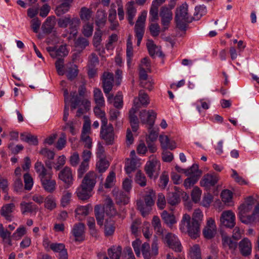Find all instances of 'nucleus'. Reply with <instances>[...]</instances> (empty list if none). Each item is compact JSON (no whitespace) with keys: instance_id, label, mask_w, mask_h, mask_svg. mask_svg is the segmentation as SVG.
Masks as SVG:
<instances>
[{"instance_id":"nucleus-1","label":"nucleus","mask_w":259,"mask_h":259,"mask_svg":"<svg viewBox=\"0 0 259 259\" xmlns=\"http://www.w3.org/2000/svg\"><path fill=\"white\" fill-rule=\"evenodd\" d=\"M203 214L200 209H196L193 213L192 220L190 216L185 213L180 223V230L182 232L187 233L193 239H196L200 234V226L202 223Z\"/></svg>"},{"instance_id":"nucleus-2","label":"nucleus","mask_w":259,"mask_h":259,"mask_svg":"<svg viewBox=\"0 0 259 259\" xmlns=\"http://www.w3.org/2000/svg\"><path fill=\"white\" fill-rule=\"evenodd\" d=\"M255 200L252 196L246 198L243 203L239 208L238 217L240 221L245 224H255L259 221V204H257L251 215L248 213L252 209Z\"/></svg>"},{"instance_id":"nucleus-3","label":"nucleus","mask_w":259,"mask_h":259,"mask_svg":"<svg viewBox=\"0 0 259 259\" xmlns=\"http://www.w3.org/2000/svg\"><path fill=\"white\" fill-rule=\"evenodd\" d=\"M34 168L40 179L44 189L48 192H53L55 190L56 184L55 181L51 179V173L47 171L41 162L37 161Z\"/></svg>"},{"instance_id":"nucleus-4","label":"nucleus","mask_w":259,"mask_h":259,"mask_svg":"<svg viewBox=\"0 0 259 259\" xmlns=\"http://www.w3.org/2000/svg\"><path fill=\"white\" fill-rule=\"evenodd\" d=\"M64 96L65 105L64 110V115L63 119L64 121H67L69 116V107L67 105V103L71 102L72 109H75L80 104L84 106L87 109L90 106V102L87 99H83L81 101L79 100L76 92L70 93L71 99L68 100V92L67 89L64 90Z\"/></svg>"},{"instance_id":"nucleus-5","label":"nucleus","mask_w":259,"mask_h":259,"mask_svg":"<svg viewBox=\"0 0 259 259\" xmlns=\"http://www.w3.org/2000/svg\"><path fill=\"white\" fill-rule=\"evenodd\" d=\"M156 198L155 192L151 189L147 188L145 191L144 202L139 200L137 201L138 209L144 217L148 215L152 210V206L154 204Z\"/></svg>"},{"instance_id":"nucleus-6","label":"nucleus","mask_w":259,"mask_h":259,"mask_svg":"<svg viewBox=\"0 0 259 259\" xmlns=\"http://www.w3.org/2000/svg\"><path fill=\"white\" fill-rule=\"evenodd\" d=\"M188 6L186 3H184L176 10L175 21L177 28L182 31H185L187 23L191 22L192 17L188 12Z\"/></svg>"},{"instance_id":"nucleus-7","label":"nucleus","mask_w":259,"mask_h":259,"mask_svg":"<svg viewBox=\"0 0 259 259\" xmlns=\"http://www.w3.org/2000/svg\"><path fill=\"white\" fill-rule=\"evenodd\" d=\"M160 170V163L157 159L153 158L147 162L145 166L146 174L151 179H156Z\"/></svg>"},{"instance_id":"nucleus-8","label":"nucleus","mask_w":259,"mask_h":259,"mask_svg":"<svg viewBox=\"0 0 259 259\" xmlns=\"http://www.w3.org/2000/svg\"><path fill=\"white\" fill-rule=\"evenodd\" d=\"M163 241L165 244L176 252H180L183 247L178 237L171 233H167L163 236Z\"/></svg>"},{"instance_id":"nucleus-9","label":"nucleus","mask_w":259,"mask_h":259,"mask_svg":"<svg viewBox=\"0 0 259 259\" xmlns=\"http://www.w3.org/2000/svg\"><path fill=\"white\" fill-rule=\"evenodd\" d=\"M101 137L105 141L108 145H111L113 143L114 135V129L111 124H108V121L101 123Z\"/></svg>"},{"instance_id":"nucleus-10","label":"nucleus","mask_w":259,"mask_h":259,"mask_svg":"<svg viewBox=\"0 0 259 259\" xmlns=\"http://www.w3.org/2000/svg\"><path fill=\"white\" fill-rule=\"evenodd\" d=\"M147 12L144 10L139 15L135 26V32L136 37H142L145 32V21Z\"/></svg>"},{"instance_id":"nucleus-11","label":"nucleus","mask_w":259,"mask_h":259,"mask_svg":"<svg viewBox=\"0 0 259 259\" xmlns=\"http://www.w3.org/2000/svg\"><path fill=\"white\" fill-rule=\"evenodd\" d=\"M159 15L161 18V24L163 26L162 30L165 31L168 28L169 25L172 19L171 9L162 7L160 9Z\"/></svg>"},{"instance_id":"nucleus-12","label":"nucleus","mask_w":259,"mask_h":259,"mask_svg":"<svg viewBox=\"0 0 259 259\" xmlns=\"http://www.w3.org/2000/svg\"><path fill=\"white\" fill-rule=\"evenodd\" d=\"M220 220L221 225L226 227L233 228L235 225V215L230 210L223 211Z\"/></svg>"},{"instance_id":"nucleus-13","label":"nucleus","mask_w":259,"mask_h":259,"mask_svg":"<svg viewBox=\"0 0 259 259\" xmlns=\"http://www.w3.org/2000/svg\"><path fill=\"white\" fill-rule=\"evenodd\" d=\"M156 113L152 110H143L140 112L139 117L143 123H147L151 128L154 124Z\"/></svg>"},{"instance_id":"nucleus-14","label":"nucleus","mask_w":259,"mask_h":259,"mask_svg":"<svg viewBox=\"0 0 259 259\" xmlns=\"http://www.w3.org/2000/svg\"><path fill=\"white\" fill-rule=\"evenodd\" d=\"M58 178L67 185L68 188L70 187L73 182V177L71 168L65 166L59 172Z\"/></svg>"},{"instance_id":"nucleus-15","label":"nucleus","mask_w":259,"mask_h":259,"mask_svg":"<svg viewBox=\"0 0 259 259\" xmlns=\"http://www.w3.org/2000/svg\"><path fill=\"white\" fill-rule=\"evenodd\" d=\"M217 233V226L213 219L209 218L207 220L206 225L203 230V234L205 238L211 239Z\"/></svg>"},{"instance_id":"nucleus-16","label":"nucleus","mask_w":259,"mask_h":259,"mask_svg":"<svg viewBox=\"0 0 259 259\" xmlns=\"http://www.w3.org/2000/svg\"><path fill=\"white\" fill-rule=\"evenodd\" d=\"M114 82L113 74L105 72L102 75V83L104 92L108 94L112 90Z\"/></svg>"},{"instance_id":"nucleus-17","label":"nucleus","mask_w":259,"mask_h":259,"mask_svg":"<svg viewBox=\"0 0 259 259\" xmlns=\"http://www.w3.org/2000/svg\"><path fill=\"white\" fill-rule=\"evenodd\" d=\"M85 226L83 223L75 224L71 230V234L75 241L81 242L84 239Z\"/></svg>"},{"instance_id":"nucleus-18","label":"nucleus","mask_w":259,"mask_h":259,"mask_svg":"<svg viewBox=\"0 0 259 259\" xmlns=\"http://www.w3.org/2000/svg\"><path fill=\"white\" fill-rule=\"evenodd\" d=\"M133 102V106L139 109L142 106L147 107L150 103V99L148 95L144 91L140 90L138 97H135Z\"/></svg>"},{"instance_id":"nucleus-19","label":"nucleus","mask_w":259,"mask_h":259,"mask_svg":"<svg viewBox=\"0 0 259 259\" xmlns=\"http://www.w3.org/2000/svg\"><path fill=\"white\" fill-rule=\"evenodd\" d=\"M219 178L218 176L212 174H207L205 175L200 181V185L206 189H209L211 187L214 186L218 182Z\"/></svg>"},{"instance_id":"nucleus-20","label":"nucleus","mask_w":259,"mask_h":259,"mask_svg":"<svg viewBox=\"0 0 259 259\" xmlns=\"http://www.w3.org/2000/svg\"><path fill=\"white\" fill-rule=\"evenodd\" d=\"M97 177L98 176L95 172L90 171L85 175L82 181L81 184L93 190L97 183Z\"/></svg>"},{"instance_id":"nucleus-21","label":"nucleus","mask_w":259,"mask_h":259,"mask_svg":"<svg viewBox=\"0 0 259 259\" xmlns=\"http://www.w3.org/2000/svg\"><path fill=\"white\" fill-rule=\"evenodd\" d=\"M93 190L81 184L77 188L76 193L78 198L82 200L89 199L92 196Z\"/></svg>"},{"instance_id":"nucleus-22","label":"nucleus","mask_w":259,"mask_h":259,"mask_svg":"<svg viewBox=\"0 0 259 259\" xmlns=\"http://www.w3.org/2000/svg\"><path fill=\"white\" fill-rule=\"evenodd\" d=\"M50 249L54 252L58 253L59 259H68V254L65 245L63 243H52Z\"/></svg>"},{"instance_id":"nucleus-23","label":"nucleus","mask_w":259,"mask_h":259,"mask_svg":"<svg viewBox=\"0 0 259 259\" xmlns=\"http://www.w3.org/2000/svg\"><path fill=\"white\" fill-rule=\"evenodd\" d=\"M239 249L243 256L249 255L251 252V243L247 238H244L239 243Z\"/></svg>"},{"instance_id":"nucleus-24","label":"nucleus","mask_w":259,"mask_h":259,"mask_svg":"<svg viewBox=\"0 0 259 259\" xmlns=\"http://www.w3.org/2000/svg\"><path fill=\"white\" fill-rule=\"evenodd\" d=\"M135 2L131 1L126 5L127 18L129 23L133 25L134 24V19L137 13V10L134 6Z\"/></svg>"},{"instance_id":"nucleus-25","label":"nucleus","mask_w":259,"mask_h":259,"mask_svg":"<svg viewBox=\"0 0 259 259\" xmlns=\"http://www.w3.org/2000/svg\"><path fill=\"white\" fill-rule=\"evenodd\" d=\"M160 145L163 150H173L176 147V143L174 141L170 140L166 135H160L159 136Z\"/></svg>"},{"instance_id":"nucleus-26","label":"nucleus","mask_w":259,"mask_h":259,"mask_svg":"<svg viewBox=\"0 0 259 259\" xmlns=\"http://www.w3.org/2000/svg\"><path fill=\"white\" fill-rule=\"evenodd\" d=\"M150 55L153 57L156 56L161 57L162 56V53L161 51V48L156 46L152 40H148L146 44Z\"/></svg>"},{"instance_id":"nucleus-27","label":"nucleus","mask_w":259,"mask_h":259,"mask_svg":"<svg viewBox=\"0 0 259 259\" xmlns=\"http://www.w3.org/2000/svg\"><path fill=\"white\" fill-rule=\"evenodd\" d=\"M138 109V108H136L135 107L133 106L129 111V118L133 132H136L139 128L138 119L136 115V113Z\"/></svg>"},{"instance_id":"nucleus-28","label":"nucleus","mask_w":259,"mask_h":259,"mask_svg":"<svg viewBox=\"0 0 259 259\" xmlns=\"http://www.w3.org/2000/svg\"><path fill=\"white\" fill-rule=\"evenodd\" d=\"M15 205L14 203L7 204L3 206L1 210V213L7 220L11 221L12 220L11 213L13 212Z\"/></svg>"},{"instance_id":"nucleus-29","label":"nucleus","mask_w":259,"mask_h":259,"mask_svg":"<svg viewBox=\"0 0 259 259\" xmlns=\"http://www.w3.org/2000/svg\"><path fill=\"white\" fill-rule=\"evenodd\" d=\"M161 217L164 223L169 227H171L177 222L174 214L172 213H169L166 210H164L161 213Z\"/></svg>"},{"instance_id":"nucleus-30","label":"nucleus","mask_w":259,"mask_h":259,"mask_svg":"<svg viewBox=\"0 0 259 259\" xmlns=\"http://www.w3.org/2000/svg\"><path fill=\"white\" fill-rule=\"evenodd\" d=\"M106 22V14L104 11L98 10L96 15L95 23L98 28H102Z\"/></svg>"},{"instance_id":"nucleus-31","label":"nucleus","mask_w":259,"mask_h":259,"mask_svg":"<svg viewBox=\"0 0 259 259\" xmlns=\"http://www.w3.org/2000/svg\"><path fill=\"white\" fill-rule=\"evenodd\" d=\"M103 209L107 215L109 216L113 217L117 213L113 201L110 198H107L106 199Z\"/></svg>"},{"instance_id":"nucleus-32","label":"nucleus","mask_w":259,"mask_h":259,"mask_svg":"<svg viewBox=\"0 0 259 259\" xmlns=\"http://www.w3.org/2000/svg\"><path fill=\"white\" fill-rule=\"evenodd\" d=\"M147 70L142 67H139V77L141 80L140 84L142 87L148 89L149 90L152 89V85L150 82H144L146 81L148 75L147 74Z\"/></svg>"},{"instance_id":"nucleus-33","label":"nucleus","mask_w":259,"mask_h":259,"mask_svg":"<svg viewBox=\"0 0 259 259\" xmlns=\"http://www.w3.org/2000/svg\"><path fill=\"white\" fill-rule=\"evenodd\" d=\"M80 24V21L78 18H72L68 26H69L68 32L72 34L73 35H77Z\"/></svg>"},{"instance_id":"nucleus-34","label":"nucleus","mask_w":259,"mask_h":259,"mask_svg":"<svg viewBox=\"0 0 259 259\" xmlns=\"http://www.w3.org/2000/svg\"><path fill=\"white\" fill-rule=\"evenodd\" d=\"M132 40V36L129 35L127 39L126 51L127 64L128 67L131 66L132 58L133 57V47Z\"/></svg>"},{"instance_id":"nucleus-35","label":"nucleus","mask_w":259,"mask_h":259,"mask_svg":"<svg viewBox=\"0 0 259 259\" xmlns=\"http://www.w3.org/2000/svg\"><path fill=\"white\" fill-rule=\"evenodd\" d=\"M139 161L135 158L128 159L125 165V169L127 174H130L140 166Z\"/></svg>"},{"instance_id":"nucleus-36","label":"nucleus","mask_w":259,"mask_h":259,"mask_svg":"<svg viewBox=\"0 0 259 259\" xmlns=\"http://www.w3.org/2000/svg\"><path fill=\"white\" fill-rule=\"evenodd\" d=\"M115 224L114 221L111 220H107L104 225V234L106 237L113 235L115 230Z\"/></svg>"},{"instance_id":"nucleus-37","label":"nucleus","mask_w":259,"mask_h":259,"mask_svg":"<svg viewBox=\"0 0 259 259\" xmlns=\"http://www.w3.org/2000/svg\"><path fill=\"white\" fill-rule=\"evenodd\" d=\"M188 256L191 259H202L200 248L198 244L190 247Z\"/></svg>"},{"instance_id":"nucleus-38","label":"nucleus","mask_w":259,"mask_h":259,"mask_svg":"<svg viewBox=\"0 0 259 259\" xmlns=\"http://www.w3.org/2000/svg\"><path fill=\"white\" fill-rule=\"evenodd\" d=\"M94 99L96 106H105V103L104 98L101 90L99 89H94Z\"/></svg>"},{"instance_id":"nucleus-39","label":"nucleus","mask_w":259,"mask_h":259,"mask_svg":"<svg viewBox=\"0 0 259 259\" xmlns=\"http://www.w3.org/2000/svg\"><path fill=\"white\" fill-rule=\"evenodd\" d=\"M114 195L117 203L126 204L128 202V196L126 192L114 190Z\"/></svg>"},{"instance_id":"nucleus-40","label":"nucleus","mask_w":259,"mask_h":259,"mask_svg":"<svg viewBox=\"0 0 259 259\" xmlns=\"http://www.w3.org/2000/svg\"><path fill=\"white\" fill-rule=\"evenodd\" d=\"M45 207L51 211L57 207L56 199L55 196L52 195H49L45 199L44 201Z\"/></svg>"},{"instance_id":"nucleus-41","label":"nucleus","mask_w":259,"mask_h":259,"mask_svg":"<svg viewBox=\"0 0 259 259\" xmlns=\"http://www.w3.org/2000/svg\"><path fill=\"white\" fill-rule=\"evenodd\" d=\"M230 237L224 236L222 237V244L224 248L228 247L230 249L235 250L237 246V242Z\"/></svg>"},{"instance_id":"nucleus-42","label":"nucleus","mask_w":259,"mask_h":259,"mask_svg":"<svg viewBox=\"0 0 259 259\" xmlns=\"http://www.w3.org/2000/svg\"><path fill=\"white\" fill-rule=\"evenodd\" d=\"M104 211L101 205H97L95 207V214L98 225L102 226L104 219Z\"/></svg>"},{"instance_id":"nucleus-43","label":"nucleus","mask_w":259,"mask_h":259,"mask_svg":"<svg viewBox=\"0 0 259 259\" xmlns=\"http://www.w3.org/2000/svg\"><path fill=\"white\" fill-rule=\"evenodd\" d=\"M93 12L91 9L83 7L80 9L79 17L82 21L88 22L91 19Z\"/></svg>"},{"instance_id":"nucleus-44","label":"nucleus","mask_w":259,"mask_h":259,"mask_svg":"<svg viewBox=\"0 0 259 259\" xmlns=\"http://www.w3.org/2000/svg\"><path fill=\"white\" fill-rule=\"evenodd\" d=\"M20 206L21 211L23 214L26 213L32 212L36 208L35 205L32 202L22 201L21 202Z\"/></svg>"},{"instance_id":"nucleus-45","label":"nucleus","mask_w":259,"mask_h":259,"mask_svg":"<svg viewBox=\"0 0 259 259\" xmlns=\"http://www.w3.org/2000/svg\"><path fill=\"white\" fill-rule=\"evenodd\" d=\"M185 174L186 176H192L200 178L202 175V171L199 169L198 164H193L190 168L186 169V170L185 171Z\"/></svg>"},{"instance_id":"nucleus-46","label":"nucleus","mask_w":259,"mask_h":259,"mask_svg":"<svg viewBox=\"0 0 259 259\" xmlns=\"http://www.w3.org/2000/svg\"><path fill=\"white\" fill-rule=\"evenodd\" d=\"M102 32L99 28L96 29L93 37V45L98 50H100L102 47L101 46L102 40Z\"/></svg>"},{"instance_id":"nucleus-47","label":"nucleus","mask_w":259,"mask_h":259,"mask_svg":"<svg viewBox=\"0 0 259 259\" xmlns=\"http://www.w3.org/2000/svg\"><path fill=\"white\" fill-rule=\"evenodd\" d=\"M90 206L89 205L85 206H78L75 210L76 218L78 220H81V217H85L89 213Z\"/></svg>"},{"instance_id":"nucleus-48","label":"nucleus","mask_w":259,"mask_h":259,"mask_svg":"<svg viewBox=\"0 0 259 259\" xmlns=\"http://www.w3.org/2000/svg\"><path fill=\"white\" fill-rule=\"evenodd\" d=\"M121 251L122 248L121 246H113L108 249V255L111 259H119Z\"/></svg>"},{"instance_id":"nucleus-49","label":"nucleus","mask_w":259,"mask_h":259,"mask_svg":"<svg viewBox=\"0 0 259 259\" xmlns=\"http://www.w3.org/2000/svg\"><path fill=\"white\" fill-rule=\"evenodd\" d=\"M135 182L141 187H145L147 185V179L141 170H138L135 178Z\"/></svg>"},{"instance_id":"nucleus-50","label":"nucleus","mask_w":259,"mask_h":259,"mask_svg":"<svg viewBox=\"0 0 259 259\" xmlns=\"http://www.w3.org/2000/svg\"><path fill=\"white\" fill-rule=\"evenodd\" d=\"M94 30V25L92 23L89 22H85L83 25L81 32L83 35L89 37L92 35Z\"/></svg>"},{"instance_id":"nucleus-51","label":"nucleus","mask_w":259,"mask_h":259,"mask_svg":"<svg viewBox=\"0 0 259 259\" xmlns=\"http://www.w3.org/2000/svg\"><path fill=\"white\" fill-rule=\"evenodd\" d=\"M72 197V193L69 191H64L60 200V205L63 207H65L69 204Z\"/></svg>"},{"instance_id":"nucleus-52","label":"nucleus","mask_w":259,"mask_h":259,"mask_svg":"<svg viewBox=\"0 0 259 259\" xmlns=\"http://www.w3.org/2000/svg\"><path fill=\"white\" fill-rule=\"evenodd\" d=\"M103 107L96 106L94 108V113L98 118L101 119V123L108 121L105 112L101 109V108Z\"/></svg>"},{"instance_id":"nucleus-53","label":"nucleus","mask_w":259,"mask_h":259,"mask_svg":"<svg viewBox=\"0 0 259 259\" xmlns=\"http://www.w3.org/2000/svg\"><path fill=\"white\" fill-rule=\"evenodd\" d=\"M68 51L67 50L66 46L62 45L56 51H52L50 53L51 56L54 58L56 56H65L68 55Z\"/></svg>"},{"instance_id":"nucleus-54","label":"nucleus","mask_w":259,"mask_h":259,"mask_svg":"<svg viewBox=\"0 0 259 259\" xmlns=\"http://www.w3.org/2000/svg\"><path fill=\"white\" fill-rule=\"evenodd\" d=\"M152 226L154 230L159 235L163 233V229L161 227V222L160 219L157 216H154L152 222Z\"/></svg>"},{"instance_id":"nucleus-55","label":"nucleus","mask_w":259,"mask_h":259,"mask_svg":"<svg viewBox=\"0 0 259 259\" xmlns=\"http://www.w3.org/2000/svg\"><path fill=\"white\" fill-rule=\"evenodd\" d=\"M70 7L69 3L67 2L62 3L57 7L56 9V15L58 16L63 15L69 11Z\"/></svg>"},{"instance_id":"nucleus-56","label":"nucleus","mask_w":259,"mask_h":259,"mask_svg":"<svg viewBox=\"0 0 259 259\" xmlns=\"http://www.w3.org/2000/svg\"><path fill=\"white\" fill-rule=\"evenodd\" d=\"M154 4H152L150 10V17L149 21L150 22H155L158 20V8L157 6L154 5Z\"/></svg>"},{"instance_id":"nucleus-57","label":"nucleus","mask_w":259,"mask_h":259,"mask_svg":"<svg viewBox=\"0 0 259 259\" xmlns=\"http://www.w3.org/2000/svg\"><path fill=\"white\" fill-rule=\"evenodd\" d=\"M26 232V229L23 226H20L16 229L11 237L16 240H18L25 235Z\"/></svg>"},{"instance_id":"nucleus-58","label":"nucleus","mask_w":259,"mask_h":259,"mask_svg":"<svg viewBox=\"0 0 259 259\" xmlns=\"http://www.w3.org/2000/svg\"><path fill=\"white\" fill-rule=\"evenodd\" d=\"M53 19L49 17L46 20L45 23L42 25V28L44 32L46 33H50L52 31L54 24L53 23Z\"/></svg>"},{"instance_id":"nucleus-59","label":"nucleus","mask_w":259,"mask_h":259,"mask_svg":"<svg viewBox=\"0 0 259 259\" xmlns=\"http://www.w3.org/2000/svg\"><path fill=\"white\" fill-rule=\"evenodd\" d=\"M206 12V7L204 5H200L197 6L195 9V12L194 14L195 19L199 20L202 16H203Z\"/></svg>"},{"instance_id":"nucleus-60","label":"nucleus","mask_w":259,"mask_h":259,"mask_svg":"<svg viewBox=\"0 0 259 259\" xmlns=\"http://www.w3.org/2000/svg\"><path fill=\"white\" fill-rule=\"evenodd\" d=\"M71 18H72L69 15H66L64 17L60 18L57 20L58 26L63 28H66L69 24V22Z\"/></svg>"},{"instance_id":"nucleus-61","label":"nucleus","mask_w":259,"mask_h":259,"mask_svg":"<svg viewBox=\"0 0 259 259\" xmlns=\"http://www.w3.org/2000/svg\"><path fill=\"white\" fill-rule=\"evenodd\" d=\"M89 167V163L82 161L77 169V177L78 178H81L84 174L88 170Z\"/></svg>"},{"instance_id":"nucleus-62","label":"nucleus","mask_w":259,"mask_h":259,"mask_svg":"<svg viewBox=\"0 0 259 259\" xmlns=\"http://www.w3.org/2000/svg\"><path fill=\"white\" fill-rule=\"evenodd\" d=\"M24 181L25 183V189L27 190H30L33 185V181L30 174L26 173L24 175Z\"/></svg>"},{"instance_id":"nucleus-63","label":"nucleus","mask_w":259,"mask_h":259,"mask_svg":"<svg viewBox=\"0 0 259 259\" xmlns=\"http://www.w3.org/2000/svg\"><path fill=\"white\" fill-rule=\"evenodd\" d=\"M180 201V196L177 192L172 193L169 195L167 198L168 203L171 205H175Z\"/></svg>"},{"instance_id":"nucleus-64","label":"nucleus","mask_w":259,"mask_h":259,"mask_svg":"<svg viewBox=\"0 0 259 259\" xmlns=\"http://www.w3.org/2000/svg\"><path fill=\"white\" fill-rule=\"evenodd\" d=\"M77 67L76 65H72L71 67L68 68L67 73V78L70 80L75 78L78 74Z\"/></svg>"}]
</instances>
